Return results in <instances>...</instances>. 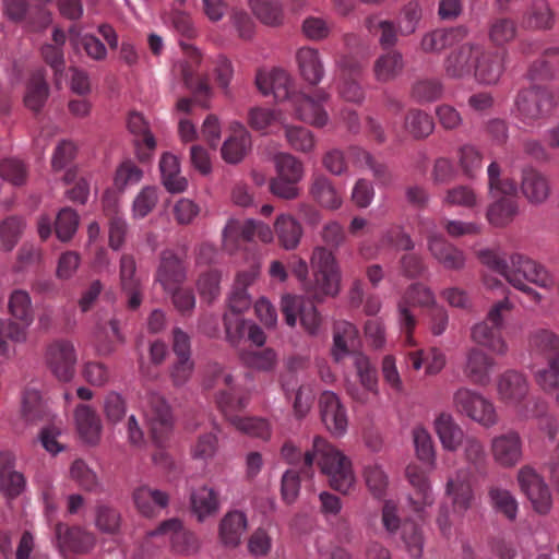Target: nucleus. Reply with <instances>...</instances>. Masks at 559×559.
Wrapping results in <instances>:
<instances>
[{
	"label": "nucleus",
	"instance_id": "obj_1",
	"mask_svg": "<svg viewBox=\"0 0 559 559\" xmlns=\"http://www.w3.org/2000/svg\"><path fill=\"white\" fill-rule=\"evenodd\" d=\"M204 388L215 391V401L224 417L240 432L252 438L269 440L271 426L259 417H240L236 413L248 406L246 395H239L234 385L233 376L218 364L209 365L204 378Z\"/></svg>",
	"mask_w": 559,
	"mask_h": 559
},
{
	"label": "nucleus",
	"instance_id": "obj_2",
	"mask_svg": "<svg viewBox=\"0 0 559 559\" xmlns=\"http://www.w3.org/2000/svg\"><path fill=\"white\" fill-rule=\"evenodd\" d=\"M313 280H307L308 264L302 259L292 263V272L304 284L307 294L316 301L338 293L340 272L336 259L326 247L318 246L310 259Z\"/></svg>",
	"mask_w": 559,
	"mask_h": 559
},
{
	"label": "nucleus",
	"instance_id": "obj_3",
	"mask_svg": "<svg viewBox=\"0 0 559 559\" xmlns=\"http://www.w3.org/2000/svg\"><path fill=\"white\" fill-rule=\"evenodd\" d=\"M359 333L357 328L345 320L336 321L333 326V346L331 354L336 362L346 357H352L357 377L369 390H374L377 384V369L369 358L358 350Z\"/></svg>",
	"mask_w": 559,
	"mask_h": 559
},
{
	"label": "nucleus",
	"instance_id": "obj_4",
	"mask_svg": "<svg viewBox=\"0 0 559 559\" xmlns=\"http://www.w3.org/2000/svg\"><path fill=\"white\" fill-rule=\"evenodd\" d=\"M489 192L497 198L488 211L487 218L496 227L509 224L518 213L516 185L504 174L497 162H492L487 169Z\"/></svg>",
	"mask_w": 559,
	"mask_h": 559
},
{
	"label": "nucleus",
	"instance_id": "obj_5",
	"mask_svg": "<svg viewBox=\"0 0 559 559\" xmlns=\"http://www.w3.org/2000/svg\"><path fill=\"white\" fill-rule=\"evenodd\" d=\"M314 461L322 474L328 477L330 486L347 493L355 483V475L349 459L322 437L313 439Z\"/></svg>",
	"mask_w": 559,
	"mask_h": 559
},
{
	"label": "nucleus",
	"instance_id": "obj_6",
	"mask_svg": "<svg viewBox=\"0 0 559 559\" xmlns=\"http://www.w3.org/2000/svg\"><path fill=\"white\" fill-rule=\"evenodd\" d=\"M513 305L504 298L491 306L485 320L473 325L472 340L497 355H506L508 345L502 337L503 323L511 312Z\"/></svg>",
	"mask_w": 559,
	"mask_h": 559
},
{
	"label": "nucleus",
	"instance_id": "obj_7",
	"mask_svg": "<svg viewBox=\"0 0 559 559\" xmlns=\"http://www.w3.org/2000/svg\"><path fill=\"white\" fill-rule=\"evenodd\" d=\"M452 405L457 414L468 417L483 427L489 428L498 423L495 405L474 390L457 389L453 394Z\"/></svg>",
	"mask_w": 559,
	"mask_h": 559
},
{
	"label": "nucleus",
	"instance_id": "obj_8",
	"mask_svg": "<svg viewBox=\"0 0 559 559\" xmlns=\"http://www.w3.org/2000/svg\"><path fill=\"white\" fill-rule=\"evenodd\" d=\"M435 307L436 298L432 290L421 283H414L407 287L403 297L397 304L399 323L401 331L405 334V342L408 345L414 344L413 331L416 328L417 320L411 311V307Z\"/></svg>",
	"mask_w": 559,
	"mask_h": 559
},
{
	"label": "nucleus",
	"instance_id": "obj_9",
	"mask_svg": "<svg viewBox=\"0 0 559 559\" xmlns=\"http://www.w3.org/2000/svg\"><path fill=\"white\" fill-rule=\"evenodd\" d=\"M396 506L392 501H385L382 508V524L384 528L394 534L401 528V536L409 555L417 558L423 551V534L420 527L414 521H405L401 524L396 513Z\"/></svg>",
	"mask_w": 559,
	"mask_h": 559
},
{
	"label": "nucleus",
	"instance_id": "obj_10",
	"mask_svg": "<svg viewBox=\"0 0 559 559\" xmlns=\"http://www.w3.org/2000/svg\"><path fill=\"white\" fill-rule=\"evenodd\" d=\"M144 414L152 438L157 445L163 447L167 436L173 429L170 406L162 395L150 393L146 397Z\"/></svg>",
	"mask_w": 559,
	"mask_h": 559
},
{
	"label": "nucleus",
	"instance_id": "obj_11",
	"mask_svg": "<svg viewBox=\"0 0 559 559\" xmlns=\"http://www.w3.org/2000/svg\"><path fill=\"white\" fill-rule=\"evenodd\" d=\"M148 535L168 536L173 551L179 555H193L199 549L197 535L186 528L183 523L176 518L162 522L155 530L151 531Z\"/></svg>",
	"mask_w": 559,
	"mask_h": 559
},
{
	"label": "nucleus",
	"instance_id": "obj_12",
	"mask_svg": "<svg viewBox=\"0 0 559 559\" xmlns=\"http://www.w3.org/2000/svg\"><path fill=\"white\" fill-rule=\"evenodd\" d=\"M182 49L188 53L189 60L181 66V76L188 90H190L195 99L206 107L205 100L209 98L211 88L206 78L198 74V67L201 62L200 51L183 40L180 41Z\"/></svg>",
	"mask_w": 559,
	"mask_h": 559
},
{
	"label": "nucleus",
	"instance_id": "obj_13",
	"mask_svg": "<svg viewBox=\"0 0 559 559\" xmlns=\"http://www.w3.org/2000/svg\"><path fill=\"white\" fill-rule=\"evenodd\" d=\"M329 99V94L322 90H316L312 96L305 93L294 94L292 105L296 116L314 127H323L328 122V114L322 108V103Z\"/></svg>",
	"mask_w": 559,
	"mask_h": 559
},
{
	"label": "nucleus",
	"instance_id": "obj_14",
	"mask_svg": "<svg viewBox=\"0 0 559 559\" xmlns=\"http://www.w3.org/2000/svg\"><path fill=\"white\" fill-rule=\"evenodd\" d=\"M479 44L465 43L453 49L443 61V70L449 79L463 80L473 75Z\"/></svg>",
	"mask_w": 559,
	"mask_h": 559
},
{
	"label": "nucleus",
	"instance_id": "obj_15",
	"mask_svg": "<svg viewBox=\"0 0 559 559\" xmlns=\"http://www.w3.org/2000/svg\"><path fill=\"white\" fill-rule=\"evenodd\" d=\"M406 477L415 490L408 498L409 506L414 513L423 520L426 508L430 507L435 500L428 480V473L417 464H409L406 467Z\"/></svg>",
	"mask_w": 559,
	"mask_h": 559
},
{
	"label": "nucleus",
	"instance_id": "obj_16",
	"mask_svg": "<svg viewBox=\"0 0 559 559\" xmlns=\"http://www.w3.org/2000/svg\"><path fill=\"white\" fill-rule=\"evenodd\" d=\"M47 364L51 372L60 381L68 382L74 374L76 356L71 342L58 340L47 348Z\"/></svg>",
	"mask_w": 559,
	"mask_h": 559
},
{
	"label": "nucleus",
	"instance_id": "obj_17",
	"mask_svg": "<svg viewBox=\"0 0 559 559\" xmlns=\"http://www.w3.org/2000/svg\"><path fill=\"white\" fill-rule=\"evenodd\" d=\"M319 408L325 428L333 436H343L347 430L348 418L340 397L334 392L324 391L319 399Z\"/></svg>",
	"mask_w": 559,
	"mask_h": 559
},
{
	"label": "nucleus",
	"instance_id": "obj_18",
	"mask_svg": "<svg viewBox=\"0 0 559 559\" xmlns=\"http://www.w3.org/2000/svg\"><path fill=\"white\" fill-rule=\"evenodd\" d=\"M480 262L493 272L503 276L512 286L524 292L523 258L520 254L511 257V265L493 250H481L478 253Z\"/></svg>",
	"mask_w": 559,
	"mask_h": 559
},
{
	"label": "nucleus",
	"instance_id": "obj_19",
	"mask_svg": "<svg viewBox=\"0 0 559 559\" xmlns=\"http://www.w3.org/2000/svg\"><path fill=\"white\" fill-rule=\"evenodd\" d=\"M503 55L491 51L479 45V53L475 60L473 76L479 84H496L503 73Z\"/></svg>",
	"mask_w": 559,
	"mask_h": 559
},
{
	"label": "nucleus",
	"instance_id": "obj_20",
	"mask_svg": "<svg viewBox=\"0 0 559 559\" xmlns=\"http://www.w3.org/2000/svg\"><path fill=\"white\" fill-rule=\"evenodd\" d=\"M554 286V277L536 261L526 260V300L539 305Z\"/></svg>",
	"mask_w": 559,
	"mask_h": 559
},
{
	"label": "nucleus",
	"instance_id": "obj_21",
	"mask_svg": "<svg viewBox=\"0 0 559 559\" xmlns=\"http://www.w3.org/2000/svg\"><path fill=\"white\" fill-rule=\"evenodd\" d=\"M255 84L263 95L272 93L277 102L288 99L292 103V97L296 94L292 92L289 74L282 69H274L270 73L258 72Z\"/></svg>",
	"mask_w": 559,
	"mask_h": 559
},
{
	"label": "nucleus",
	"instance_id": "obj_22",
	"mask_svg": "<svg viewBox=\"0 0 559 559\" xmlns=\"http://www.w3.org/2000/svg\"><path fill=\"white\" fill-rule=\"evenodd\" d=\"M428 250L444 269L461 270L465 264L464 252L441 235L428 236Z\"/></svg>",
	"mask_w": 559,
	"mask_h": 559
},
{
	"label": "nucleus",
	"instance_id": "obj_23",
	"mask_svg": "<svg viewBox=\"0 0 559 559\" xmlns=\"http://www.w3.org/2000/svg\"><path fill=\"white\" fill-rule=\"evenodd\" d=\"M136 264L131 254H122L120 259V285L127 297L128 308L138 309L142 304V288L140 281L135 277Z\"/></svg>",
	"mask_w": 559,
	"mask_h": 559
},
{
	"label": "nucleus",
	"instance_id": "obj_24",
	"mask_svg": "<svg viewBox=\"0 0 559 559\" xmlns=\"http://www.w3.org/2000/svg\"><path fill=\"white\" fill-rule=\"evenodd\" d=\"M467 36L465 26L437 28L426 33L420 40V49L426 53H439L443 49L460 43Z\"/></svg>",
	"mask_w": 559,
	"mask_h": 559
},
{
	"label": "nucleus",
	"instance_id": "obj_25",
	"mask_svg": "<svg viewBox=\"0 0 559 559\" xmlns=\"http://www.w3.org/2000/svg\"><path fill=\"white\" fill-rule=\"evenodd\" d=\"M496 365L492 357L477 347L467 352L464 374L474 384L487 385L490 382V374Z\"/></svg>",
	"mask_w": 559,
	"mask_h": 559
},
{
	"label": "nucleus",
	"instance_id": "obj_26",
	"mask_svg": "<svg viewBox=\"0 0 559 559\" xmlns=\"http://www.w3.org/2000/svg\"><path fill=\"white\" fill-rule=\"evenodd\" d=\"M295 58L301 78L312 86L318 85L325 74L319 50L304 46L296 51Z\"/></svg>",
	"mask_w": 559,
	"mask_h": 559
},
{
	"label": "nucleus",
	"instance_id": "obj_27",
	"mask_svg": "<svg viewBox=\"0 0 559 559\" xmlns=\"http://www.w3.org/2000/svg\"><path fill=\"white\" fill-rule=\"evenodd\" d=\"M405 60L397 49H388L380 53L372 66V73L377 82L389 83L397 79L404 71Z\"/></svg>",
	"mask_w": 559,
	"mask_h": 559
},
{
	"label": "nucleus",
	"instance_id": "obj_28",
	"mask_svg": "<svg viewBox=\"0 0 559 559\" xmlns=\"http://www.w3.org/2000/svg\"><path fill=\"white\" fill-rule=\"evenodd\" d=\"M190 507L197 521L202 523L206 519L215 516L219 511V495L215 489L202 486L191 492Z\"/></svg>",
	"mask_w": 559,
	"mask_h": 559
},
{
	"label": "nucleus",
	"instance_id": "obj_29",
	"mask_svg": "<svg viewBox=\"0 0 559 559\" xmlns=\"http://www.w3.org/2000/svg\"><path fill=\"white\" fill-rule=\"evenodd\" d=\"M231 134L222 146V156L229 164L239 163L251 146V138L245 126L239 122L230 124Z\"/></svg>",
	"mask_w": 559,
	"mask_h": 559
},
{
	"label": "nucleus",
	"instance_id": "obj_30",
	"mask_svg": "<svg viewBox=\"0 0 559 559\" xmlns=\"http://www.w3.org/2000/svg\"><path fill=\"white\" fill-rule=\"evenodd\" d=\"M248 521L243 512L239 510L228 511L218 525V537L224 546L237 547L247 530Z\"/></svg>",
	"mask_w": 559,
	"mask_h": 559
},
{
	"label": "nucleus",
	"instance_id": "obj_31",
	"mask_svg": "<svg viewBox=\"0 0 559 559\" xmlns=\"http://www.w3.org/2000/svg\"><path fill=\"white\" fill-rule=\"evenodd\" d=\"M349 158L359 167H367L379 186H389L393 181V175L389 166L377 159L368 151L359 146H350L348 148Z\"/></svg>",
	"mask_w": 559,
	"mask_h": 559
},
{
	"label": "nucleus",
	"instance_id": "obj_32",
	"mask_svg": "<svg viewBox=\"0 0 559 559\" xmlns=\"http://www.w3.org/2000/svg\"><path fill=\"white\" fill-rule=\"evenodd\" d=\"M435 430L444 450L456 451L464 440V431L449 413H440L435 419Z\"/></svg>",
	"mask_w": 559,
	"mask_h": 559
},
{
	"label": "nucleus",
	"instance_id": "obj_33",
	"mask_svg": "<svg viewBox=\"0 0 559 559\" xmlns=\"http://www.w3.org/2000/svg\"><path fill=\"white\" fill-rule=\"evenodd\" d=\"M445 493L452 500L454 512L460 514L465 512L471 507L473 500L468 474L460 471L455 477H450L447 481Z\"/></svg>",
	"mask_w": 559,
	"mask_h": 559
},
{
	"label": "nucleus",
	"instance_id": "obj_34",
	"mask_svg": "<svg viewBox=\"0 0 559 559\" xmlns=\"http://www.w3.org/2000/svg\"><path fill=\"white\" fill-rule=\"evenodd\" d=\"M183 280L185 272L180 259L171 251H164L160 255L156 281L165 290L171 292Z\"/></svg>",
	"mask_w": 559,
	"mask_h": 559
},
{
	"label": "nucleus",
	"instance_id": "obj_35",
	"mask_svg": "<svg viewBox=\"0 0 559 559\" xmlns=\"http://www.w3.org/2000/svg\"><path fill=\"white\" fill-rule=\"evenodd\" d=\"M74 416L78 432L84 442L97 443L102 431V423L97 413L90 406L80 404L75 408Z\"/></svg>",
	"mask_w": 559,
	"mask_h": 559
},
{
	"label": "nucleus",
	"instance_id": "obj_36",
	"mask_svg": "<svg viewBox=\"0 0 559 559\" xmlns=\"http://www.w3.org/2000/svg\"><path fill=\"white\" fill-rule=\"evenodd\" d=\"M133 500L141 514L153 516L156 512L167 507L169 497L162 490L141 486L134 490Z\"/></svg>",
	"mask_w": 559,
	"mask_h": 559
},
{
	"label": "nucleus",
	"instance_id": "obj_37",
	"mask_svg": "<svg viewBox=\"0 0 559 559\" xmlns=\"http://www.w3.org/2000/svg\"><path fill=\"white\" fill-rule=\"evenodd\" d=\"M532 358L551 359L559 356V337L551 331L539 329L531 333L528 340Z\"/></svg>",
	"mask_w": 559,
	"mask_h": 559
},
{
	"label": "nucleus",
	"instance_id": "obj_38",
	"mask_svg": "<svg viewBox=\"0 0 559 559\" xmlns=\"http://www.w3.org/2000/svg\"><path fill=\"white\" fill-rule=\"evenodd\" d=\"M495 460L503 466L514 465L521 456V438L518 433L509 432L492 440Z\"/></svg>",
	"mask_w": 559,
	"mask_h": 559
},
{
	"label": "nucleus",
	"instance_id": "obj_39",
	"mask_svg": "<svg viewBox=\"0 0 559 559\" xmlns=\"http://www.w3.org/2000/svg\"><path fill=\"white\" fill-rule=\"evenodd\" d=\"M49 95V86L46 81L44 68L35 70L27 82L24 103L27 108L37 112L45 105Z\"/></svg>",
	"mask_w": 559,
	"mask_h": 559
},
{
	"label": "nucleus",
	"instance_id": "obj_40",
	"mask_svg": "<svg viewBox=\"0 0 559 559\" xmlns=\"http://www.w3.org/2000/svg\"><path fill=\"white\" fill-rule=\"evenodd\" d=\"M162 181L165 189L170 193H181L187 190L188 181L180 176V165L178 158L170 154H163L159 160Z\"/></svg>",
	"mask_w": 559,
	"mask_h": 559
},
{
	"label": "nucleus",
	"instance_id": "obj_41",
	"mask_svg": "<svg viewBox=\"0 0 559 559\" xmlns=\"http://www.w3.org/2000/svg\"><path fill=\"white\" fill-rule=\"evenodd\" d=\"M526 498L537 513H547L551 508L550 492L543 479L526 468Z\"/></svg>",
	"mask_w": 559,
	"mask_h": 559
},
{
	"label": "nucleus",
	"instance_id": "obj_42",
	"mask_svg": "<svg viewBox=\"0 0 559 559\" xmlns=\"http://www.w3.org/2000/svg\"><path fill=\"white\" fill-rule=\"evenodd\" d=\"M9 311L14 318L13 321H16L19 326L25 328L27 335L28 328L34 321V312L31 296L26 290L15 289L11 293L9 298Z\"/></svg>",
	"mask_w": 559,
	"mask_h": 559
},
{
	"label": "nucleus",
	"instance_id": "obj_43",
	"mask_svg": "<svg viewBox=\"0 0 559 559\" xmlns=\"http://www.w3.org/2000/svg\"><path fill=\"white\" fill-rule=\"evenodd\" d=\"M524 378L515 371L504 372L498 381L500 400L510 405L519 404L524 397Z\"/></svg>",
	"mask_w": 559,
	"mask_h": 559
},
{
	"label": "nucleus",
	"instance_id": "obj_44",
	"mask_svg": "<svg viewBox=\"0 0 559 559\" xmlns=\"http://www.w3.org/2000/svg\"><path fill=\"white\" fill-rule=\"evenodd\" d=\"M365 25L370 34L378 35V41L383 49H394L399 40L400 26L396 27L393 21L381 20L377 15L368 16Z\"/></svg>",
	"mask_w": 559,
	"mask_h": 559
},
{
	"label": "nucleus",
	"instance_id": "obj_45",
	"mask_svg": "<svg viewBox=\"0 0 559 559\" xmlns=\"http://www.w3.org/2000/svg\"><path fill=\"white\" fill-rule=\"evenodd\" d=\"M55 533L62 544L78 552L87 551L94 543L92 536L78 526L69 527L58 523Z\"/></svg>",
	"mask_w": 559,
	"mask_h": 559
},
{
	"label": "nucleus",
	"instance_id": "obj_46",
	"mask_svg": "<svg viewBox=\"0 0 559 559\" xmlns=\"http://www.w3.org/2000/svg\"><path fill=\"white\" fill-rule=\"evenodd\" d=\"M310 194L321 206L330 210H336L342 204V198L331 181L322 175L313 177L310 187Z\"/></svg>",
	"mask_w": 559,
	"mask_h": 559
},
{
	"label": "nucleus",
	"instance_id": "obj_47",
	"mask_svg": "<svg viewBox=\"0 0 559 559\" xmlns=\"http://www.w3.org/2000/svg\"><path fill=\"white\" fill-rule=\"evenodd\" d=\"M22 416L26 421L37 423L48 417V409L41 400L39 391L27 386L22 395Z\"/></svg>",
	"mask_w": 559,
	"mask_h": 559
},
{
	"label": "nucleus",
	"instance_id": "obj_48",
	"mask_svg": "<svg viewBox=\"0 0 559 559\" xmlns=\"http://www.w3.org/2000/svg\"><path fill=\"white\" fill-rule=\"evenodd\" d=\"M404 128L414 139L419 140L432 133L435 123L429 114L418 108H412L405 116Z\"/></svg>",
	"mask_w": 559,
	"mask_h": 559
},
{
	"label": "nucleus",
	"instance_id": "obj_49",
	"mask_svg": "<svg viewBox=\"0 0 559 559\" xmlns=\"http://www.w3.org/2000/svg\"><path fill=\"white\" fill-rule=\"evenodd\" d=\"M27 340L24 326L13 320L0 319V357L9 358L13 353L11 343L20 344Z\"/></svg>",
	"mask_w": 559,
	"mask_h": 559
},
{
	"label": "nucleus",
	"instance_id": "obj_50",
	"mask_svg": "<svg viewBox=\"0 0 559 559\" xmlns=\"http://www.w3.org/2000/svg\"><path fill=\"white\" fill-rule=\"evenodd\" d=\"M275 233L280 243L289 250L298 246L302 236V228L294 217L281 215L275 222Z\"/></svg>",
	"mask_w": 559,
	"mask_h": 559
},
{
	"label": "nucleus",
	"instance_id": "obj_51",
	"mask_svg": "<svg viewBox=\"0 0 559 559\" xmlns=\"http://www.w3.org/2000/svg\"><path fill=\"white\" fill-rule=\"evenodd\" d=\"M444 86L439 79L424 78L416 80L411 87V97L419 103H432L443 95Z\"/></svg>",
	"mask_w": 559,
	"mask_h": 559
},
{
	"label": "nucleus",
	"instance_id": "obj_52",
	"mask_svg": "<svg viewBox=\"0 0 559 559\" xmlns=\"http://www.w3.org/2000/svg\"><path fill=\"white\" fill-rule=\"evenodd\" d=\"M250 5L257 19L265 25L278 26L284 21L283 5L280 0H257Z\"/></svg>",
	"mask_w": 559,
	"mask_h": 559
},
{
	"label": "nucleus",
	"instance_id": "obj_53",
	"mask_svg": "<svg viewBox=\"0 0 559 559\" xmlns=\"http://www.w3.org/2000/svg\"><path fill=\"white\" fill-rule=\"evenodd\" d=\"M550 194V183L547 177L537 171H526V201L533 204L543 203Z\"/></svg>",
	"mask_w": 559,
	"mask_h": 559
},
{
	"label": "nucleus",
	"instance_id": "obj_54",
	"mask_svg": "<svg viewBox=\"0 0 559 559\" xmlns=\"http://www.w3.org/2000/svg\"><path fill=\"white\" fill-rule=\"evenodd\" d=\"M282 456L287 463L299 465L298 469L304 477L311 478L313 475L314 451H307L301 454L293 443L285 442L281 450Z\"/></svg>",
	"mask_w": 559,
	"mask_h": 559
},
{
	"label": "nucleus",
	"instance_id": "obj_55",
	"mask_svg": "<svg viewBox=\"0 0 559 559\" xmlns=\"http://www.w3.org/2000/svg\"><path fill=\"white\" fill-rule=\"evenodd\" d=\"M526 115L538 118L548 114L554 107V97L546 88H532L526 95Z\"/></svg>",
	"mask_w": 559,
	"mask_h": 559
},
{
	"label": "nucleus",
	"instance_id": "obj_56",
	"mask_svg": "<svg viewBox=\"0 0 559 559\" xmlns=\"http://www.w3.org/2000/svg\"><path fill=\"white\" fill-rule=\"evenodd\" d=\"M0 177L15 187L24 186L28 178V166L15 157L3 158L0 162Z\"/></svg>",
	"mask_w": 559,
	"mask_h": 559
},
{
	"label": "nucleus",
	"instance_id": "obj_57",
	"mask_svg": "<svg viewBox=\"0 0 559 559\" xmlns=\"http://www.w3.org/2000/svg\"><path fill=\"white\" fill-rule=\"evenodd\" d=\"M489 498L493 509L502 513L508 520H514L518 513L515 498L506 489L492 486L489 489Z\"/></svg>",
	"mask_w": 559,
	"mask_h": 559
},
{
	"label": "nucleus",
	"instance_id": "obj_58",
	"mask_svg": "<svg viewBox=\"0 0 559 559\" xmlns=\"http://www.w3.org/2000/svg\"><path fill=\"white\" fill-rule=\"evenodd\" d=\"M128 129L132 134L135 135V144L138 146L143 144L144 147L150 152L155 148V139L148 129L147 122L141 114L131 112L129 115Z\"/></svg>",
	"mask_w": 559,
	"mask_h": 559
},
{
	"label": "nucleus",
	"instance_id": "obj_59",
	"mask_svg": "<svg viewBox=\"0 0 559 559\" xmlns=\"http://www.w3.org/2000/svg\"><path fill=\"white\" fill-rule=\"evenodd\" d=\"M158 202V192L156 187L146 186L141 189L132 203V217L142 219L146 217Z\"/></svg>",
	"mask_w": 559,
	"mask_h": 559
},
{
	"label": "nucleus",
	"instance_id": "obj_60",
	"mask_svg": "<svg viewBox=\"0 0 559 559\" xmlns=\"http://www.w3.org/2000/svg\"><path fill=\"white\" fill-rule=\"evenodd\" d=\"M79 226L78 213L64 207L59 211L55 221V231L59 240L66 242L72 239Z\"/></svg>",
	"mask_w": 559,
	"mask_h": 559
},
{
	"label": "nucleus",
	"instance_id": "obj_61",
	"mask_svg": "<svg viewBox=\"0 0 559 559\" xmlns=\"http://www.w3.org/2000/svg\"><path fill=\"white\" fill-rule=\"evenodd\" d=\"M23 221L20 217L11 216L0 224V249L11 251L17 243L22 230Z\"/></svg>",
	"mask_w": 559,
	"mask_h": 559
},
{
	"label": "nucleus",
	"instance_id": "obj_62",
	"mask_svg": "<svg viewBox=\"0 0 559 559\" xmlns=\"http://www.w3.org/2000/svg\"><path fill=\"white\" fill-rule=\"evenodd\" d=\"M277 177L300 181L304 176L302 163L288 153H281L275 157Z\"/></svg>",
	"mask_w": 559,
	"mask_h": 559
},
{
	"label": "nucleus",
	"instance_id": "obj_63",
	"mask_svg": "<svg viewBox=\"0 0 559 559\" xmlns=\"http://www.w3.org/2000/svg\"><path fill=\"white\" fill-rule=\"evenodd\" d=\"M333 24L320 16H308L301 24L302 35L312 41L326 39L332 32Z\"/></svg>",
	"mask_w": 559,
	"mask_h": 559
},
{
	"label": "nucleus",
	"instance_id": "obj_64",
	"mask_svg": "<svg viewBox=\"0 0 559 559\" xmlns=\"http://www.w3.org/2000/svg\"><path fill=\"white\" fill-rule=\"evenodd\" d=\"M364 477L368 490L374 498H382L388 487V476L378 464H370L365 467Z\"/></svg>",
	"mask_w": 559,
	"mask_h": 559
}]
</instances>
